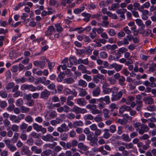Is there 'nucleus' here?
<instances>
[{
	"instance_id": "obj_30",
	"label": "nucleus",
	"mask_w": 156,
	"mask_h": 156,
	"mask_svg": "<svg viewBox=\"0 0 156 156\" xmlns=\"http://www.w3.org/2000/svg\"><path fill=\"white\" fill-rule=\"evenodd\" d=\"M83 125V123L81 120L75 121L73 123V127L74 128H76L78 126H82Z\"/></svg>"
},
{
	"instance_id": "obj_57",
	"label": "nucleus",
	"mask_w": 156,
	"mask_h": 156,
	"mask_svg": "<svg viewBox=\"0 0 156 156\" xmlns=\"http://www.w3.org/2000/svg\"><path fill=\"white\" fill-rule=\"evenodd\" d=\"M66 117L69 119H72L75 118V115L73 113H70L66 115Z\"/></svg>"
},
{
	"instance_id": "obj_42",
	"label": "nucleus",
	"mask_w": 156,
	"mask_h": 156,
	"mask_svg": "<svg viewBox=\"0 0 156 156\" xmlns=\"http://www.w3.org/2000/svg\"><path fill=\"white\" fill-rule=\"evenodd\" d=\"M25 120L27 122L31 123L34 121L33 119L30 115H28L25 118Z\"/></svg>"
},
{
	"instance_id": "obj_54",
	"label": "nucleus",
	"mask_w": 156,
	"mask_h": 156,
	"mask_svg": "<svg viewBox=\"0 0 156 156\" xmlns=\"http://www.w3.org/2000/svg\"><path fill=\"white\" fill-rule=\"evenodd\" d=\"M18 136L19 134L18 133H15L12 137V141L13 143H15L17 141Z\"/></svg>"
},
{
	"instance_id": "obj_62",
	"label": "nucleus",
	"mask_w": 156,
	"mask_h": 156,
	"mask_svg": "<svg viewBox=\"0 0 156 156\" xmlns=\"http://www.w3.org/2000/svg\"><path fill=\"white\" fill-rule=\"evenodd\" d=\"M19 127L17 125H12L11 129L13 131L17 132L19 130Z\"/></svg>"
},
{
	"instance_id": "obj_26",
	"label": "nucleus",
	"mask_w": 156,
	"mask_h": 156,
	"mask_svg": "<svg viewBox=\"0 0 156 156\" xmlns=\"http://www.w3.org/2000/svg\"><path fill=\"white\" fill-rule=\"evenodd\" d=\"M26 78L24 77H22L20 78H16L15 79L16 82L17 83H23L27 81Z\"/></svg>"
},
{
	"instance_id": "obj_9",
	"label": "nucleus",
	"mask_w": 156,
	"mask_h": 156,
	"mask_svg": "<svg viewBox=\"0 0 156 156\" xmlns=\"http://www.w3.org/2000/svg\"><path fill=\"white\" fill-rule=\"evenodd\" d=\"M33 64L35 66H38L41 69H43L45 66V62L44 61H39L37 60L34 61Z\"/></svg>"
},
{
	"instance_id": "obj_22",
	"label": "nucleus",
	"mask_w": 156,
	"mask_h": 156,
	"mask_svg": "<svg viewBox=\"0 0 156 156\" xmlns=\"http://www.w3.org/2000/svg\"><path fill=\"white\" fill-rule=\"evenodd\" d=\"M121 137L123 140L126 142H129L131 140V138L129 137L128 134L123 133Z\"/></svg>"
},
{
	"instance_id": "obj_11",
	"label": "nucleus",
	"mask_w": 156,
	"mask_h": 156,
	"mask_svg": "<svg viewBox=\"0 0 156 156\" xmlns=\"http://www.w3.org/2000/svg\"><path fill=\"white\" fill-rule=\"evenodd\" d=\"M55 30V29L53 26H49L47 30L46 31L45 33L46 36L51 35Z\"/></svg>"
},
{
	"instance_id": "obj_12",
	"label": "nucleus",
	"mask_w": 156,
	"mask_h": 156,
	"mask_svg": "<svg viewBox=\"0 0 156 156\" xmlns=\"http://www.w3.org/2000/svg\"><path fill=\"white\" fill-rule=\"evenodd\" d=\"M111 66L112 68H114L116 72L120 71L122 67V65L117 64L116 63H113L111 65Z\"/></svg>"
},
{
	"instance_id": "obj_53",
	"label": "nucleus",
	"mask_w": 156,
	"mask_h": 156,
	"mask_svg": "<svg viewBox=\"0 0 156 156\" xmlns=\"http://www.w3.org/2000/svg\"><path fill=\"white\" fill-rule=\"evenodd\" d=\"M55 27L56 28L57 31L60 32L62 30L63 28L61 26L59 23H57L55 24Z\"/></svg>"
},
{
	"instance_id": "obj_23",
	"label": "nucleus",
	"mask_w": 156,
	"mask_h": 156,
	"mask_svg": "<svg viewBox=\"0 0 156 156\" xmlns=\"http://www.w3.org/2000/svg\"><path fill=\"white\" fill-rule=\"evenodd\" d=\"M81 108L77 106L76 105H74L72 108L70 110L71 111L74 112L76 114L80 113Z\"/></svg>"
},
{
	"instance_id": "obj_13",
	"label": "nucleus",
	"mask_w": 156,
	"mask_h": 156,
	"mask_svg": "<svg viewBox=\"0 0 156 156\" xmlns=\"http://www.w3.org/2000/svg\"><path fill=\"white\" fill-rule=\"evenodd\" d=\"M69 61L70 64H68V67H71L73 66V63L76 64H77V59L74 56L70 57L69 58Z\"/></svg>"
},
{
	"instance_id": "obj_28",
	"label": "nucleus",
	"mask_w": 156,
	"mask_h": 156,
	"mask_svg": "<svg viewBox=\"0 0 156 156\" xmlns=\"http://www.w3.org/2000/svg\"><path fill=\"white\" fill-rule=\"evenodd\" d=\"M88 62H89L87 58L83 60L81 58H79L77 60V64H80L82 63L84 65H87L88 64Z\"/></svg>"
},
{
	"instance_id": "obj_38",
	"label": "nucleus",
	"mask_w": 156,
	"mask_h": 156,
	"mask_svg": "<svg viewBox=\"0 0 156 156\" xmlns=\"http://www.w3.org/2000/svg\"><path fill=\"white\" fill-rule=\"evenodd\" d=\"M92 50V49L90 47H87L84 49V52H85L84 54L88 55H90L91 54Z\"/></svg>"
},
{
	"instance_id": "obj_4",
	"label": "nucleus",
	"mask_w": 156,
	"mask_h": 156,
	"mask_svg": "<svg viewBox=\"0 0 156 156\" xmlns=\"http://www.w3.org/2000/svg\"><path fill=\"white\" fill-rule=\"evenodd\" d=\"M149 129V128L147 125L142 124L140 126V127L136 129V130L140 134L142 135L145 132H147Z\"/></svg>"
},
{
	"instance_id": "obj_10",
	"label": "nucleus",
	"mask_w": 156,
	"mask_h": 156,
	"mask_svg": "<svg viewBox=\"0 0 156 156\" xmlns=\"http://www.w3.org/2000/svg\"><path fill=\"white\" fill-rule=\"evenodd\" d=\"M78 68L79 70H81L82 72L83 73H86L88 74H90L91 73L89 71L87 70L86 67L83 65H79Z\"/></svg>"
},
{
	"instance_id": "obj_40",
	"label": "nucleus",
	"mask_w": 156,
	"mask_h": 156,
	"mask_svg": "<svg viewBox=\"0 0 156 156\" xmlns=\"http://www.w3.org/2000/svg\"><path fill=\"white\" fill-rule=\"evenodd\" d=\"M108 110L106 108L104 109L103 110V113L104 114V117L105 119H108L110 116L108 115L109 114Z\"/></svg>"
},
{
	"instance_id": "obj_60",
	"label": "nucleus",
	"mask_w": 156,
	"mask_h": 156,
	"mask_svg": "<svg viewBox=\"0 0 156 156\" xmlns=\"http://www.w3.org/2000/svg\"><path fill=\"white\" fill-rule=\"evenodd\" d=\"M30 135L33 137L35 138H38L40 137V135L39 134L34 132H32L30 134Z\"/></svg>"
},
{
	"instance_id": "obj_16",
	"label": "nucleus",
	"mask_w": 156,
	"mask_h": 156,
	"mask_svg": "<svg viewBox=\"0 0 156 156\" xmlns=\"http://www.w3.org/2000/svg\"><path fill=\"white\" fill-rule=\"evenodd\" d=\"M76 103L80 106H84L86 104V102L84 98H79L77 99Z\"/></svg>"
},
{
	"instance_id": "obj_61",
	"label": "nucleus",
	"mask_w": 156,
	"mask_h": 156,
	"mask_svg": "<svg viewBox=\"0 0 156 156\" xmlns=\"http://www.w3.org/2000/svg\"><path fill=\"white\" fill-rule=\"evenodd\" d=\"M94 119L96 122H101L103 120L102 118L99 115L96 116L94 118Z\"/></svg>"
},
{
	"instance_id": "obj_41",
	"label": "nucleus",
	"mask_w": 156,
	"mask_h": 156,
	"mask_svg": "<svg viewBox=\"0 0 156 156\" xmlns=\"http://www.w3.org/2000/svg\"><path fill=\"white\" fill-rule=\"evenodd\" d=\"M134 97L133 96H129L126 99V104L128 105H129L132 101L134 100Z\"/></svg>"
},
{
	"instance_id": "obj_8",
	"label": "nucleus",
	"mask_w": 156,
	"mask_h": 156,
	"mask_svg": "<svg viewBox=\"0 0 156 156\" xmlns=\"http://www.w3.org/2000/svg\"><path fill=\"white\" fill-rule=\"evenodd\" d=\"M131 109L130 106H127L125 105H123L119 108V112L120 115H122L125 111H129Z\"/></svg>"
},
{
	"instance_id": "obj_34",
	"label": "nucleus",
	"mask_w": 156,
	"mask_h": 156,
	"mask_svg": "<svg viewBox=\"0 0 156 156\" xmlns=\"http://www.w3.org/2000/svg\"><path fill=\"white\" fill-rule=\"evenodd\" d=\"M125 80V77L122 76L119 79V84L121 86H125V84L124 83V82Z\"/></svg>"
},
{
	"instance_id": "obj_51",
	"label": "nucleus",
	"mask_w": 156,
	"mask_h": 156,
	"mask_svg": "<svg viewBox=\"0 0 156 156\" xmlns=\"http://www.w3.org/2000/svg\"><path fill=\"white\" fill-rule=\"evenodd\" d=\"M32 96L31 94H25L23 97V99L24 100H26L27 101H28L31 100L32 99Z\"/></svg>"
},
{
	"instance_id": "obj_52",
	"label": "nucleus",
	"mask_w": 156,
	"mask_h": 156,
	"mask_svg": "<svg viewBox=\"0 0 156 156\" xmlns=\"http://www.w3.org/2000/svg\"><path fill=\"white\" fill-rule=\"evenodd\" d=\"M0 96L2 98H5L7 97L8 94L5 91H0Z\"/></svg>"
},
{
	"instance_id": "obj_27",
	"label": "nucleus",
	"mask_w": 156,
	"mask_h": 156,
	"mask_svg": "<svg viewBox=\"0 0 156 156\" xmlns=\"http://www.w3.org/2000/svg\"><path fill=\"white\" fill-rule=\"evenodd\" d=\"M74 82V80L72 77L66 78L64 80V83L68 84H72Z\"/></svg>"
},
{
	"instance_id": "obj_33",
	"label": "nucleus",
	"mask_w": 156,
	"mask_h": 156,
	"mask_svg": "<svg viewBox=\"0 0 156 156\" xmlns=\"http://www.w3.org/2000/svg\"><path fill=\"white\" fill-rule=\"evenodd\" d=\"M85 9L84 6H82L80 8H77L74 9L73 12L75 14H78L80 13L82 11H83Z\"/></svg>"
},
{
	"instance_id": "obj_48",
	"label": "nucleus",
	"mask_w": 156,
	"mask_h": 156,
	"mask_svg": "<svg viewBox=\"0 0 156 156\" xmlns=\"http://www.w3.org/2000/svg\"><path fill=\"white\" fill-rule=\"evenodd\" d=\"M23 103V101L22 98H20L16 100V105L17 106H22Z\"/></svg>"
},
{
	"instance_id": "obj_46",
	"label": "nucleus",
	"mask_w": 156,
	"mask_h": 156,
	"mask_svg": "<svg viewBox=\"0 0 156 156\" xmlns=\"http://www.w3.org/2000/svg\"><path fill=\"white\" fill-rule=\"evenodd\" d=\"M60 137L61 140L66 141L68 138L67 135L66 133H63L60 134Z\"/></svg>"
},
{
	"instance_id": "obj_32",
	"label": "nucleus",
	"mask_w": 156,
	"mask_h": 156,
	"mask_svg": "<svg viewBox=\"0 0 156 156\" xmlns=\"http://www.w3.org/2000/svg\"><path fill=\"white\" fill-rule=\"evenodd\" d=\"M87 94V92L85 89L82 88L81 89L80 91L79 95L81 97H84Z\"/></svg>"
},
{
	"instance_id": "obj_7",
	"label": "nucleus",
	"mask_w": 156,
	"mask_h": 156,
	"mask_svg": "<svg viewBox=\"0 0 156 156\" xmlns=\"http://www.w3.org/2000/svg\"><path fill=\"white\" fill-rule=\"evenodd\" d=\"M108 86V83H104L102 86V92L105 94H109L111 92V88L107 87Z\"/></svg>"
},
{
	"instance_id": "obj_43",
	"label": "nucleus",
	"mask_w": 156,
	"mask_h": 156,
	"mask_svg": "<svg viewBox=\"0 0 156 156\" xmlns=\"http://www.w3.org/2000/svg\"><path fill=\"white\" fill-rule=\"evenodd\" d=\"M15 85V83L13 82H10L6 84L5 88L7 90H9L13 87Z\"/></svg>"
},
{
	"instance_id": "obj_55",
	"label": "nucleus",
	"mask_w": 156,
	"mask_h": 156,
	"mask_svg": "<svg viewBox=\"0 0 156 156\" xmlns=\"http://www.w3.org/2000/svg\"><path fill=\"white\" fill-rule=\"evenodd\" d=\"M28 125L26 123L23 122L20 125V130H23L26 129Z\"/></svg>"
},
{
	"instance_id": "obj_25",
	"label": "nucleus",
	"mask_w": 156,
	"mask_h": 156,
	"mask_svg": "<svg viewBox=\"0 0 156 156\" xmlns=\"http://www.w3.org/2000/svg\"><path fill=\"white\" fill-rule=\"evenodd\" d=\"M119 7V4L117 3L113 4L111 7H109L108 8L110 10L115 11L117 8Z\"/></svg>"
},
{
	"instance_id": "obj_14",
	"label": "nucleus",
	"mask_w": 156,
	"mask_h": 156,
	"mask_svg": "<svg viewBox=\"0 0 156 156\" xmlns=\"http://www.w3.org/2000/svg\"><path fill=\"white\" fill-rule=\"evenodd\" d=\"M146 104L151 105L154 102L153 99L151 97H147L143 98Z\"/></svg>"
},
{
	"instance_id": "obj_39",
	"label": "nucleus",
	"mask_w": 156,
	"mask_h": 156,
	"mask_svg": "<svg viewBox=\"0 0 156 156\" xmlns=\"http://www.w3.org/2000/svg\"><path fill=\"white\" fill-rule=\"evenodd\" d=\"M94 131V138H95V137H97V139L98 136H100L101 134V130L99 129L98 128L96 130Z\"/></svg>"
},
{
	"instance_id": "obj_37",
	"label": "nucleus",
	"mask_w": 156,
	"mask_h": 156,
	"mask_svg": "<svg viewBox=\"0 0 156 156\" xmlns=\"http://www.w3.org/2000/svg\"><path fill=\"white\" fill-rule=\"evenodd\" d=\"M20 108L23 113H27L29 112L30 110V108H29L23 106H21Z\"/></svg>"
},
{
	"instance_id": "obj_19",
	"label": "nucleus",
	"mask_w": 156,
	"mask_h": 156,
	"mask_svg": "<svg viewBox=\"0 0 156 156\" xmlns=\"http://www.w3.org/2000/svg\"><path fill=\"white\" fill-rule=\"evenodd\" d=\"M29 150L28 147L25 146H23L21 151L22 155H27L29 153Z\"/></svg>"
},
{
	"instance_id": "obj_35",
	"label": "nucleus",
	"mask_w": 156,
	"mask_h": 156,
	"mask_svg": "<svg viewBox=\"0 0 156 156\" xmlns=\"http://www.w3.org/2000/svg\"><path fill=\"white\" fill-rule=\"evenodd\" d=\"M94 118V117L90 114H87L83 116V119L84 120H92Z\"/></svg>"
},
{
	"instance_id": "obj_17",
	"label": "nucleus",
	"mask_w": 156,
	"mask_h": 156,
	"mask_svg": "<svg viewBox=\"0 0 156 156\" xmlns=\"http://www.w3.org/2000/svg\"><path fill=\"white\" fill-rule=\"evenodd\" d=\"M101 90L98 87L95 88L92 91V94L94 97H98L100 94Z\"/></svg>"
},
{
	"instance_id": "obj_24",
	"label": "nucleus",
	"mask_w": 156,
	"mask_h": 156,
	"mask_svg": "<svg viewBox=\"0 0 156 156\" xmlns=\"http://www.w3.org/2000/svg\"><path fill=\"white\" fill-rule=\"evenodd\" d=\"M122 145L125 146L127 149H133L134 148V145L132 143H122Z\"/></svg>"
},
{
	"instance_id": "obj_58",
	"label": "nucleus",
	"mask_w": 156,
	"mask_h": 156,
	"mask_svg": "<svg viewBox=\"0 0 156 156\" xmlns=\"http://www.w3.org/2000/svg\"><path fill=\"white\" fill-rule=\"evenodd\" d=\"M108 33L110 36H114L116 34L115 30L112 29L109 30Z\"/></svg>"
},
{
	"instance_id": "obj_45",
	"label": "nucleus",
	"mask_w": 156,
	"mask_h": 156,
	"mask_svg": "<svg viewBox=\"0 0 156 156\" xmlns=\"http://www.w3.org/2000/svg\"><path fill=\"white\" fill-rule=\"evenodd\" d=\"M98 69L100 71L101 73L106 74L107 73V70L105 69H103V67H102V66H100L98 67Z\"/></svg>"
},
{
	"instance_id": "obj_31",
	"label": "nucleus",
	"mask_w": 156,
	"mask_h": 156,
	"mask_svg": "<svg viewBox=\"0 0 156 156\" xmlns=\"http://www.w3.org/2000/svg\"><path fill=\"white\" fill-rule=\"evenodd\" d=\"M51 150L50 149H47L43 151L41 154V156H48L51 153Z\"/></svg>"
},
{
	"instance_id": "obj_63",
	"label": "nucleus",
	"mask_w": 156,
	"mask_h": 156,
	"mask_svg": "<svg viewBox=\"0 0 156 156\" xmlns=\"http://www.w3.org/2000/svg\"><path fill=\"white\" fill-rule=\"evenodd\" d=\"M34 141L33 139L32 138H30L28 139L26 141V142L28 145L31 146L33 145Z\"/></svg>"
},
{
	"instance_id": "obj_64",
	"label": "nucleus",
	"mask_w": 156,
	"mask_h": 156,
	"mask_svg": "<svg viewBox=\"0 0 156 156\" xmlns=\"http://www.w3.org/2000/svg\"><path fill=\"white\" fill-rule=\"evenodd\" d=\"M156 68V64L154 63L153 64V66L150 67L148 71L150 72H153L155 71V68Z\"/></svg>"
},
{
	"instance_id": "obj_50",
	"label": "nucleus",
	"mask_w": 156,
	"mask_h": 156,
	"mask_svg": "<svg viewBox=\"0 0 156 156\" xmlns=\"http://www.w3.org/2000/svg\"><path fill=\"white\" fill-rule=\"evenodd\" d=\"M98 141V139H97V137L94 138V140L90 141V144L91 146H95L97 145V142Z\"/></svg>"
},
{
	"instance_id": "obj_59",
	"label": "nucleus",
	"mask_w": 156,
	"mask_h": 156,
	"mask_svg": "<svg viewBox=\"0 0 156 156\" xmlns=\"http://www.w3.org/2000/svg\"><path fill=\"white\" fill-rule=\"evenodd\" d=\"M7 106V103L6 101H2L0 103V107L2 108H4Z\"/></svg>"
},
{
	"instance_id": "obj_1",
	"label": "nucleus",
	"mask_w": 156,
	"mask_h": 156,
	"mask_svg": "<svg viewBox=\"0 0 156 156\" xmlns=\"http://www.w3.org/2000/svg\"><path fill=\"white\" fill-rule=\"evenodd\" d=\"M119 89V88L116 87H114L111 88V92H112V97L111 99L112 101L118 100L122 97L123 94L125 93L126 90L125 89L122 90L117 93Z\"/></svg>"
},
{
	"instance_id": "obj_5",
	"label": "nucleus",
	"mask_w": 156,
	"mask_h": 156,
	"mask_svg": "<svg viewBox=\"0 0 156 156\" xmlns=\"http://www.w3.org/2000/svg\"><path fill=\"white\" fill-rule=\"evenodd\" d=\"M47 9L48 11L45 10L42 11L41 13V15L42 16L44 17L46 16L47 15H51L55 12V11L51 7H48L47 8Z\"/></svg>"
},
{
	"instance_id": "obj_49",
	"label": "nucleus",
	"mask_w": 156,
	"mask_h": 156,
	"mask_svg": "<svg viewBox=\"0 0 156 156\" xmlns=\"http://www.w3.org/2000/svg\"><path fill=\"white\" fill-rule=\"evenodd\" d=\"M37 69L36 68L34 69L33 70V73L34 74H36L38 76H41L43 73V72L41 70L37 71Z\"/></svg>"
},
{
	"instance_id": "obj_2",
	"label": "nucleus",
	"mask_w": 156,
	"mask_h": 156,
	"mask_svg": "<svg viewBox=\"0 0 156 156\" xmlns=\"http://www.w3.org/2000/svg\"><path fill=\"white\" fill-rule=\"evenodd\" d=\"M21 89L22 90H29L32 92H34L36 90L35 87L34 86L32 85H28L24 84H22L20 87Z\"/></svg>"
},
{
	"instance_id": "obj_47",
	"label": "nucleus",
	"mask_w": 156,
	"mask_h": 156,
	"mask_svg": "<svg viewBox=\"0 0 156 156\" xmlns=\"http://www.w3.org/2000/svg\"><path fill=\"white\" fill-rule=\"evenodd\" d=\"M127 11V10L126 9H117L116 11V12L119 14H124Z\"/></svg>"
},
{
	"instance_id": "obj_21",
	"label": "nucleus",
	"mask_w": 156,
	"mask_h": 156,
	"mask_svg": "<svg viewBox=\"0 0 156 156\" xmlns=\"http://www.w3.org/2000/svg\"><path fill=\"white\" fill-rule=\"evenodd\" d=\"M78 85L83 88H85L87 86V83L83 80L80 79L78 81Z\"/></svg>"
},
{
	"instance_id": "obj_29",
	"label": "nucleus",
	"mask_w": 156,
	"mask_h": 156,
	"mask_svg": "<svg viewBox=\"0 0 156 156\" xmlns=\"http://www.w3.org/2000/svg\"><path fill=\"white\" fill-rule=\"evenodd\" d=\"M41 126H40L36 123H34L33 124V127L34 129L37 132L40 131V129L41 128Z\"/></svg>"
},
{
	"instance_id": "obj_20",
	"label": "nucleus",
	"mask_w": 156,
	"mask_h": 156,
	"mask_svg": "<svg viewBox=\"0 0 156 156\" xmlns=\"http://www.w3.org/2000/svg\"><path fill=\"white\" fill-rule=\"evenodd\" d=\"M96 31V28H94L92 29L91 32L90 33V37L91 39H93L96 37L97 36Z\"/></svg>"
},
{
	"instance_id": "obj_18",
	"label": "nucleus",
	"mask_w": 156,
	"mask_h": 156,
	"mask_svg": "<svg viewBox=\"0 0 156 156\" xmlns=\"http://www.w3.org/2000/svg\"><path fill=\"white\" fill-rule=\"evenodd\" d=\"M135 21L136 24L138 26L141 27V29H144L145 28V26L143 23L142 20L140 19H137Z\"/></svg>"
},
{
	"instance_id": "obj_44",
	"label": "nucleus",
	"mask_w": 156,
	"mask_h": 156,
	"mask_svg": "<svg viewBox=\"0 0 156 156\" xmlns=\"http://www.w3.org/2000/svg\"><path fill=\"white\" fill-rule=\"evenodd\" d=\"M127 122L126 120L123 118L122 119H119L117 121V123L121 125L125 124Z\"/></svg>"
},
{
	"instance_id": "obj_3",
	"label": "nucleus",
	"mask_w": 156,
	"mask_h": 156,
	"mask_svg": "<svg viewBox=\"0 0 156 156\" xmlns=\"http://www.w3.org/2000/svg\"><path fill=\"white\" fill-rule=\"evenodd\" d=\"M57 113L55 111H48L45 114V118L47 120H49L55 117Z\"/></svg>"
},
{
	"instance_id": "obj_6",
	"label": "nucleus",
	"mask_w": 156,
	"mask_h": 156,
	"mask_svg": "<svg viewBox=\"0 0 156 156\" xmlns=\"http://www.w3.org/2000/svg\"><path fill=\"white\" fill-rule=\"evenodd\" d=\"M50 94V92L47 89H44L40 94V98L44 99H47Z\"/></svg>"
},
{
	"instance_id": "obj_15",
	"label": "nucleus",
	"mask_w": 156,
	"mask_h": 156,
	"mask_svg": "<svg viewBox=\"0 0 156 156\" xmlns=\"http://www.w3.org/2000/svg\"><path fill=\"white\" fill-rule=\"evenodd\" d=\"M42 139L45 141L51 142L53 136L50 134H47L46 135L43 136L42 137Z\"/></svg>"
},
{
	"instance_id": "obj_56",
	"label": "nucleus",
	"mask_w": 156,
	"mask_h": 156,
	"mask_svg": "<svg viewBox=\"0 0 156 156\" xmlns=\"http://www.w3.org/2000/svg\"><path fill=\"white\" fill-rule=\"evenodd\" d=\"M155 107L154 105H150L147 107V109L149 111L153 112L155 110Z\"/></svg>"
},
{
	"instance_id": "obj_36",
	"label": "nucleus",
	"mask_w": 156,
	"mask_h": 156,
	"mask_svg": "<svg viewBox=\"0 0 156 156\" xmlns=\"http://www.w3.org/2000/svg\"><path fill=\"white\" fill-rule=\"evenodd\" d=\"M106 48L108 49H110L113 50L118 48L117 45L115 44H113L112 45H108L106 46Z\"/></svg>"
}]
</instances>
